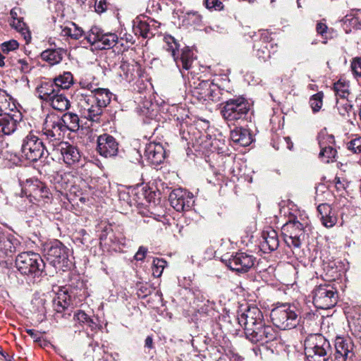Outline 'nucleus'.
<instances>
[{
	"instance_id": "c9c22d12",
	"label": "nucleus",
	"mask_w": 361,
	"mask_h": 361,
	"mask_svg": "<svg viewBox=\"0 0 361 361\" xmlns=\"http://www.w3.org/2000/svg\"><path fill=\"white\" fill-rule=\"evenodd\" d=\"M51 106L56 110L63 111L67 110L70 106V102L66 96L58 92L50 102Z\"/></svg>"
},
{
	"instance_id": "4be33fe9",
	"label": "nucleus",
	"mask_w": 361,
	"mask_h": 361,
	"mask_svg": "<svg viewBox=\"0 0 361 361\" xmlns=\"http://www.w3.org/2000/svg\"><path fill=\"white\" fill-rule=\"evenodd\" d=\"M25 190L29 192V195L26 197L30 202H32V198L35 201H39L41 199H49L50 193L47 187L44 184L37 180L32 181L27 184Z\"/></svg>"
},
{
	"instance_id": "5701e85b",
	"label": "nucleus",
	"mask_w": 361,
	"mask_h": 361,
	"mask_svg": "<svg viewBox=\"0 0 361 361\" xmlns=\"http://www.w3.org/2000/svg\"><path fill=\"white\" fill-rule=\"evenodd\" d=\"M20 245V242L13 235L0 231V257L16 252Z\"/></svg>"
},
{
	"instance_id": "412c9836",
	"label": "nucleus",
	"mask_w": 361,
	"mask_h": 361,
	"mask_svg": "<svg viewBox=\"0 0 361 361\" xmlns=\"http://www.w3.org/2000/svg\"><path fill=\"white\" fill-rule=\"evenodd\" d=\"M145 157L152 165L157 166L165 159V150L161 144L149 142L146 145Z\"/></svg>"
},
{
	"instance_id": "69168bd1",
	"label": "nucleus",
	"mask_w": 361,
	"mask_h": 361,
	"mask_svg": "<svg viewBox=\"0 0 361 361\" xmlns=\"http://www.w3.org/2000/svg\"><path fill=\"white\" fill-rule=\"evenodd\" d=\"M147 252V248H146L145 247H143V246H140L139 247L137 252L135 255V260L142 261L145 259Z\"/></svg>"
},
{
	"instance_id": "f8f14e48",
	"label": "nucleus",
	"mask_w": 361,
	"mask_h": 361,
	"mask_svg": "<svg viewBox=\"0 0 361 361\" xmlns=\"http://www.w3.org/2000/svg\"><path fill=\"white\" fill-rule=\"evenodd\" d=\"M47 259L56 269L65 270L70 268L69 249L60 241H56L47 250Z\"/></svg>"
},
{
	"instance_id": "cd10ccee",
	"label": "nucleus",
	"mask_w": 361,
	"mask_h": 361,
	"mask_svg": "<svg viewBox=\"0 0 361 361\" xmlns=\"http://www.w3.org/2000/svg\"><path fill=\"white\" fill-rule=\"evenodd\" d=\"M63 53L64 50L61 48H48L41 53V58L49 64L55 65L61 61Z\"/></svg>"
},
{
	"instance_id": "c756f323",
	"label": "nucleus",
	"mask_w": 361,
	"mask_h": 361,
	"mask_svg": "<svg viewBox=\"0 0 361 361\" xmlns=\"http://www.w3.org/2000/svg\"><path fill=\"white\" fill-rule=\"evenodd\" d=\"M102 112L103 109L98 104H91L82 110V116L92 122L99 123Z\"/></svg>"
},
{
	"instance_id": "a19ab883",
	"label": "nucleus",
	"mask_w": 361,
	"mask_h": 361,
	"mask_svg": "<svg viewBox=\"0 0 361 361\" xmlns=\"http://www.w3.org/2000/svg\"><path fill=\"white\" fill-rule=\"evenodd\" d=\"M334 345L343 351V353H348L350 355H354L353 352L354 345L350 338L338 336L335 340Z\"/></svg>"
},
{
	"instance_id": "39448f33",
	"label": "nucleus",
	"mask_w": 361,
	"mask_h": 361,
	"mask_svg": "<svg viewBox=\"0 0 361 361\" xmlns=\"http://www.w3.org/2000/svg\"><path fill=\"white\" fill-rule=\"evenodd\" d=\"M221 105V114L228 123L245 119L250 111V104L242 97L230 99Z\"/></svg>"
},
{
	"instance_id": "9b49d317",
	"label": "nucleus",
	"mask_w": 361,
	"mask_h": 361,
	"mask_svg": "<svg viewBox=\"0 0 361 361\" xmlns=\"http://www.w3.org/2000/svg\"><path fill=\"white\" fill-rule=\"evenodd\" d=\"M246 338L252 343L263 345L274 341L279 337V332L272 326L267 325L263 321L245 334Z\"/></svg>"
},
{
	"instance_id": "aec40b11",
	"label": "nucleus",
	"mask_w": 361,
	"mask_h": 361,
	"mask_svg": "<svg viewBox=\"0 0 361 361\" xmlns=\"http://www.w3.org/2000/svg\"><path fill=\"white\" fill-rule=\"evenodd\" d=\"M54 151L59 152L63 161L68 166L74 165L80 159V153L77 147L67 142H62L52 147Z\"/></svg>"
},
{
	"instance_id": "58836bf2",
	"label": "nucleus",
	"mask_w": 361,
	"mask_h": 361,
	"mask_svg": "<svg viewBox=\"0 0 361 361\" xmlns=\"http://www.w3.org/2000/svg\"><path fill=\"white\" fill-rule=\"evenodd\" d=\"M69 25V26H66L64 27L61 26V28L62 29L61 32L63 36H68L73 39H78L83 35L84 30L82 27H79L78 24Z\"/></svg>"
},
{
	"instance_id": "a211bd4d",
	"label": "nucleus",
	"mask_w": 361,
	"mask_h": 361,
	"mask_svg": "<svg viewBox=\"0 0 361 361\" xmlns=\"http://www.w3.org/2000/svg\"><path fill=\"white\" fill-rule=\"evenodd\" d=\"M97 151L101 156L110 158L118 154L119 145L112 135L102 134L97 137Z\"/></svg>"
},
{
	"instance_id": "f704fd0d",
	"label": "nucleus",
	"mask_w": 361,
	"mask_h": 361,
	"mask_svg": "<svg viewBox=\"0 0 361 361\" xmlns=\"http://www.w3.org/2000/svg\"><path fill=\"white\" fill-rule=\"evenodd\" d=\"M319 147L321 148L319 152V158L325 163H329L334 161L337 151L331 145L324 146V141L319 140Z\"/></svg>"
},
{
	"instance_id": "37998d69",
	"label": "nucleus",
	"mask_w": 361,
	"mask_h": 361,
	"mask_svg": "<svg viewBox=\"0 0 361 361\" xmlns=\"http://www.w3.org/2000/svg\"><path fill=\"white\" fill-rule=\"evenodd\" d=\"M12 27L20 34L26 44L30 42L32 39L31 32L27 24H11Z\"/></svg>"
},
{
	"instance_id": "338daca9",
	"label": "nucleus",
	"mask_w": 361,
	"mask_h": 361,
	"mask_svg": "<svg viewBox=\"0 0 361 361\" xmlns=\"http://www.w3.org/2000/svg\"><path fill=\"white\" fill-rule=\"evenodd\" d=\"M95 11L97 13H102L106 9L105 0H94Z\"/></svg>"
},
{
	"instance_id": "13d9d810",
	"label": "nucleus",
	"mask_w": 361,
	"mask_h": 361,
	"mask_svg": "<svg viewBox=\"0 0 361 361\" xmlns=\"http://www.w3.org/2000/svg\"><path fill=\"white\" fill-rule=\"evenodd\" d=\"M353 355H350L348 353H343L337 347H335V353L334 354V361H346L348 358H352Z\"/></svg>"
},
{
	"instance_id": "49530a36",
	"label": "nucleus",
	"mask_w": 361,
	"mask_h": 361,
	"mask_svg": "<svg viewBox=\"0 0 361 361\" xmlns=\"http://www.w3.org/2000/svg\"><path fill=\"white\" fill-rule=\"evenodd\" d=\"M166 265V262L163 259H154L152 262V274L154 277H160Z\"/></svg>"
},
{
	"instance_id": "7c9ffc66",
	"label": "nucleus",
	"mask_w": 361,
	"mask_h": 361,
	"mask_svg": "<svg viewBox=\"0 0 361 361\" xmlns=\"http://www.w3.org/2000/svg\"><path fill=\"white\" fill-rule=\"evenodd\" d=\"M210 80H202L199 82L192 91V95L195 97L200 102L207 101L209 92V89L212 85Z\"/></svg>"
},
{
	"instance_id": "a878e982",
	"label": "nucleus",
	"mask_w": 361,
	"mask_h": 361,
	"mask_svg": "<svg viewBox=\"0 0 361 361\" xmlns=\"http://www.w3.org/2000/svg\"><path fill=\"white\" fill-rule=\"evenodd\" d=\"M59 92L60 90L55 85L53 80L42 82L36 89L37 97L42 100L49 102Z\"/></svg>"
},
{
	"instance_id": "6e6552de",
	"label": "nucleus",
	"mask_w": 361,
	"mask_h": 361,
	"mask_svg": "<svg viewBox=\"0 0 361 361\" xmlns=\"http://www.w3.org/2000/svg\"><path fill=\"white\" fill-rule=\"evenodd\" d=\"M85 38L95 49H109L114 47L118 41V37L112 32L104 33L98 26H92Z\"/></svg>"
},
{
	"instance_id": "4d7b16f0",
	"label": "nucleus",
	"mask_w": 361,
	"mask_h": 361,
	"mask_svg": "<svg viewBox=\"0 0 361 361\" xmlns=\"http://www.w3.org/2000/svg\"><path fill=\"white\" fill-rule=\"evenodd\" d=\"M204 5L209 10L220 11L223 8V4L219 0H204Z\"/></svg>"
},
{
	"instance_id": "09e8293b",
	"label": "nucleus",
	"mask_w": 361,
	"mask_h": 361,
	"mask_svg": "<svg viewBox=\"0 0 361 361\" xmlns=\"http://www.w3.org/2000/svg\"><path fill=\"white\" fill-rule=\"evenodd\" d=\"M341 23H361V11L353 10L341 20Z\"/></svg>"
},
{
	"instance_id": "0e129e2a",
	"label": "nucleus",
	"mask_w": 361,
	"mask_h": 361,
	"mask_svg": "<svg viewBox=\"0 0 361 361\" xmlns=\"http://www.w3.org/2000/svg\"><path fill=\"white\" fill-rule=\"evenodd\" d=\"M20 13H21L20 8H14L11 11L10 15H11V18L13 20H17L18 23H23V18L19 16V14Z\"/></svg>"
},
{
	"instance_id": "e433bc0d",
	"label": "nucleus",
	"mask_w": 361,
	"mask_h": 361,
	"mask_svg": "<svg viewBox=\"0 0 361 361\" xmlns=\"http://www.w3.org/2000/svg\"><path fill=\"white\" fill-rule=\"evenodd\" d=\"M75 97L82 110H84L87 105L95 104L94 93L92 92L88 94L82 90H77L75 93Z\"/></svg>"
},
{
	"instance_id": "7ed1b4c3",
	"label": "nucleus",
	"mask_w": 361,
	"mask_h": 361,
	"mask_svg": "<svg viewBox=\"0 0 361 361\" xmlns=\"http://www.w3.org/2000/svg\"><path fill=\"white\" fill-rule=\"evenodd\" d=\"M18 271L24 276L35 279L45 275V264L37 253L23 252L18 255L15 261Z\"/></svg>"
},
{
	"instance_id": "3c124183",
	"label": "nucleus",
	"mask_w": 361,
	"mask_h": 361,
	"mask_svg": "<svg viewBox=\"0 0 361 361\" xmlns=\"http://www.w3.org/2000/svg\"><path fill=\"white\" fill-rule=\"evenodd\" d=\"M8 100H11L12 97L9 95L7 92L0 88V111H7L10 104L8 102Z\"/></svg>"
},
{
	"instance_id": "4c0bfd02",
	"label": "nucleus",
	"mask_w": 361,
	"mask_h": 361,
	"mask_svg": "<svg viewBox=\"0 0 361 361\" xmlns=\"http://www.w3.org/2000/svg\"><path fill=\"white\" fill-rule=\"evenodd\" d=\"M73 318L79 324L90 328L92 331L97 327V324L84 311L78 310L74 313Z\"/></svg>"
},
{
	"instance_id": "bf43d9fd",
	"label": "nucleus",
	"mask_w": 361,
	"mask_h": 361,
	"mask_svg": "<svg viewBox=\"0 0 361 361\" xmlns=\"http://www.w3.org/2000/svg\"><path fill=\"white\" fill-rule=\"evenodd\" d=\"M351 69L357 76H361V58H355L351 63Z\"/></svg>"
},
{
	"instance_id": "a18cd8bd",
	"label": "nucleus",
	"mask_w": 361,
	"mask_h": 361,
	"mask_svg": "<svg viewBox=\"0 0 361 361\" xmlns=\"http://www.w3.org/2000/svg\"><path fill=\"white\" fill-rule=\"evenodd\" d=\"M133 29L135 35H139L144 38H149L153 36L149 30V24H133Z\"/></svg>"
},
{
	"instance_id": "6e6d98bb",
	"label": "nucleus",
	"mask_w": 361,
	"mask_h": 361,
	"mask_svg": "<svg viewBox=\"0 0 361 361\" xmlns=\"http://www.w3.org/2000/svg\"><path fill=\"white\" fill-rule=\"evenodd\" d=\"M348 149L354 153L361 152V137L352 140L348 143Z\"/></svg>"
},
{
	"instance_id": "c03bdc74",
	"label": "nucleus",
	"mask_w": 361,
	"mask_h": 361,
	"mask_svg": "<svg viewBox=\"0 0 361 361\" xmlns=\"http://www.w3.org/2000/svg\"><path fill=\"white\" fill-rule=\"evenodd\" d=\"M323 97L324 94L322 92H319L310 97V104L314 113L318 112L321 109L323 105Z\"/></svg>"
},
{
	"instance_id": "4468645a",
	"label": "nucleus",
	"mask_w": 361,
	"mask_h": 361,
	"mask_svg": "<svg viewBox=\"0 0 361 361\" xmlns=\"http://www.w3.org/2000/svg\"><path fill=\"white\" fill-rule=\"evenodd\" d=\"M164 41L166 42L165 49L166 51L171 53V55L173 58L178 66H180V63L183 69L190 70L192 68V64L194 61L193 53L189 47H185L181 52V55L179 59L176 56V51H178L179 44L171 35L164 37Z\"/></svg>"
},
{
	"instance_id": "052dcab7",
	"label": "nucleus",
	"mask_w": 361,
	"mask_h": 361,
	"mask_svg": "<svg viewBox=\"0 0 361 361\" xmlns=\"http://www.w3.org/2000/svg\"><path fill=\"white\" fill-rule=\"evenodd\" d=\"M79 85L82 90H88L92 93H93L96 89V87H94V85L91 81L84 78L80 80Z\"/></svg>"
},
{
	"instance_id": "5fc2aeb1",
	"label": "nucleus",
	"mask_w": 361,
	"mask_h": 361,
	"mask_svg": "<svg viewBox=\"0 0 361 361\" xmlns=\"http://www.w3.org/2000/svg\"><path fill=\"white\" fill-rule=\"evenodd\" d=\"M202 20V16L197 12H188L183 16L182 21L185 23H199Z\"/></svg>"
},
{
	"instance_id": "6ab92c4d",
	"label": "nucleus",
	"mask_w": 361,
	"mask_h": 361,
	"mask_svg": "<svg viewBox=\"0 0 361 361\" xmlns=\"http://www.w3.org/2000/svg\"><path fill=\"white\" fill-rule=\"evenodd\" d=\"M8 109L11 112L4 111L3 114H0V133L8 135L16 130L18 123L22 119V115L19 111H13L9 107Z\"/></svg>"
},
{
	"instance_id": "ddd939ff",
	"label": "nucleus",
	"mask_w": 361,
	"mask_h": 361,
	"mask_svg": "<svg viewBox=\"0 0 361 361\" xmlns=\"http://www.w3.org/2000/svg\"><path fill=\"white\" fill-rule=\"evenodd\" d=\"M283 240L289 247L300 248L305 238L303 225L298 221L286 223L282 227Z\"/></svg>"
},
{
	"instance_id": "ea45409f",
	"label": "nucleus",
	"mask_w": 361,
	"mask_h": 361,
	"mask_svg": "<svg viewBox=\"0 0 361 361\" xmlns=\"http://www.w3.org/2000/svg\"><path fill=\"white\" fill-rule=\"evenodd\" d=\"M109 241L112 244L125 245V238L123 237H116L113 233L111 228H106L102 233L100 234L99 240L102 242L106 243V240Z\"/></svg>"
},
{
	"instance_id": "8fccbe9b",
	"label": "nucleus",
	"mask_w": 361,
	"mask_h": 361,
	"mask_svg": "<svg viewBox=\"0 0 361 361\" xmlns=\"http://www.w3.org/2000/svg\"><path fill=\"white\" fill-rule=\"evenodd\" d=\"M27 226L33 231V232L38 231V229L42 226V221L40 216L35 213V216H30L27 217L26 221Z\"/></svg>"
},
{
	"instance_id": "f257e3e1",
	"label": "nucleus",
	"mask_w": 361,
	"mask_h": 361,
	"mask_svg": "<svg viewBox=\"0 0 361 361\" xmlns=\"http://www.w3.org/2000/svg\"><path fill=\"white\" fill-rule=\"evenodd\" d=\"M86 289L82 281L76 280L63 286L54 300V307L57 313L68 310L69 307L77 305L86 298Z\"/></svg>"
},
{
	"instance_id": "2f4dec72",
	"label": "nucleus",
	"mask_w": 361,
	"mask_h": 361,
	"mask_svg": "<svg viewBox=\"0 0 361 361\" xmlns=\"http://www.w3.org/2000/svg\"><path fill=\"white\" fill-rule=\"evenodd\" d=\"M121 75H123V78L128 82L133 81L138 75L139 66L137 63H130L123 62L120 66Z\"/></svg>"
},
{
	"instance_id": "f03ea898",
	"label": "nucleus",
	"mask_w": 361,
	"mask_h": 361,
	"mask_svg": "<svg viewBox=\"0 0 361 361\" xmlns=\"http://www.w3.org/2000/svg\"><path fill=\"white\" fill-rule=\"evenodd\" d=\"M301 312L295 304L281 303L274 307L270 317L274 326L281 330L296 327L300 322Z\"/></svg>"
},
{
	"instance_id": "f3484780",
	"label": "nucleus",
	"mask_w": 361,
	"mask_h": 361,
	"mask_svg": "<svg viewBox=\"0 0 361 361\" xmlns=\"http://www.w3.org/2000/svg\"><path fill=\"white\" fill-rule=\"evenodd\" d=\"M192 193L182 188L173 190L169 195L171 205L177 212H185L190 210L194 205Z\"/></svg>"
},
{
	"instance_id": "393cba45",
	"label": "nucleus",
	"mask_w": 361,
	"mask_h": 361,
	"mask_svg": "<svg viewBox=\"0 0 361 361\" xmlns=\"http://www.w3.org/2000/svg\"><path fill=\"white\" fill-rule=\"evenodd\" d=\"M322 224L326 228L333 227L337 222L336 211L328 204H320L317 207Z\"/></svg>"
},
{
	"instance_id": "774afa93",
	"label": "nucleus",
	"mask_w": 361,
	"mask_h": 361,
	"mask_svg": "<svg viewBox=\"0 0 361 361\" xmlns=\"http://www.w3.org/2000/svg\"><path fill=\"white\" fill-rule=\"evenodd\" d=\"M18 63H19L20 65L19 68L20 69V71L22 72L27 73L30 71V68L29 64L26 60L19 59V60H18Z\"/></svg>"
},
{
	"instance_id": "bb28decb",
	"label": "nucleus",
	"mask_w": 361,
	"mask_h": 361,
	"mask_svg": "<svg viewBox=\"0 0 361 361\" xmlns=\"http://www.w3.org/2000/svg\"><path fill=\"white\" fill-rule=\"evenodd\" d=\"M230 137L234 143L243 147L250 145L253 141L250 131L243 127H235L231 130Z\"/></svg>"
},
{
	"instance_id": "423d86ee",
	"label": "nucleus",
	"mask_w": 361,
	"mask_h": 361,
	"mask_svg": "<svg viewBox=\"0 0 361 361\" xmlns=\"http://www.w3.org/2000/svg\"><path fill=\"white\" fill-rule=\"evenodd\" d=\"M21 152L23 156L30 161H37L44 155L47 157L49 154V150L42 139L32 132L23 140Z\"/></svg>"
},
{
	"instance_id": "864d4df0",
	"label": "nucleus",
	"mask_w": 361,
	"mask_h": 361,
	"mask_svg": "<svg viewBox=\"0 0 361 361\" xmlns=\"http://www.w3.org/2000/svg\"><path fill=\"white\" fill-rule=\"evenodd\" d=\"M18 47L19 43L15 39L4 42L1 44V49L4 54H8L10 51L16 50Z\"/></svg>"
},
{
	"instance_id": "0eeeda50",
	"label": "nucleus",
	"mask_w": 361,
	"mask_h": 361,
	"mask_svg": "<svg viewBox=\"0 0 361 361\" xmlns=\"http://www.w3.org/2000/svg\"><path fill=\"white\" fill-rule=\"evenodd\" d=\"M312 293L313 304L318 309H329L337 302V291L330 284L324 283L316 286Z\"/></svg>"
},
{
	"instance_id": "2eb2a0df",
	"label": "nucleus",
	"mask_w": 361,
	"mask_h": 361,
	"mask_svg": "<svg viewBox=\"0 0 361 361\" xmlns=\"http://www.w3.org/2000/svg\"><path fill=\"white\" fill-rule=\"evenodd\" d=\"M264 321L261 310L256 305H248L238 312V324L244 328L245 334Z\"/></svg>"
},
{
	"instance_id": "9d476101",
	"label": "nucleus",
	"mask_w": 361,
	"mask_h": 361,
	"mask_svg": "<svg viewBox=\"0 0 361 361\" xmlns=\"http://www.w3.org/2000/svg\"><path fill=\"white\" fill-rule=\"evenodd\" d=\"M253 49L256 56L262 61H267L271 53L276 51V44H274L269 32L266 30H259L254 36Z\"/></svg>"
},
{
	"instance_id": "e2e57ef3",
	"label": "nucleus",
	"mask_w": 361,
	"mask_h": 361,
	"mask_svg": "<svg viewBox=\"0 0 361 361\" xmlns=\"http://www.w3.org/2000/svg\"><path fill=\"white\" fill-rule=\"evenodd\" d=\"M316 30L317 32L325 39L328 38L329 30L326 24H317Z\"/></svg>"
},
{
	"instance_id": "473e14b6",
	"label": "nucleus",
	"mask_w": 361,
	"mask_h": 361,
	"mask_svg": "<svg viewBox=\"0 0 361 361\" xmlns=\"http://www.w3.org/2000/svg\"><path fill=\"white\" fill-rule=\"evenodd\" d=\"M95 103L102 109L105 108L111 102L112 93L105 88H96L94 91Z\"/></svg>"
},
{
	"instance_id": "20e7f679",
	"label": "nucleus",
	"mask_w": 361,
	"mask_h": 361,
	"mask_svg": "<svg viewBox=\"0 0 361 361\" xmlns=\"http://www.w3.org/2000/svg\"><path fill=\"white\" fill-rule=\"evenodd\" d=\"M305 354L309 361H327L331 352L329 341L322 334L310 335L305 340Z\"/></svg>"
},
{
	"instance_id": "dca6fc26",
	"label": "nucleus",
	"mask_w": 361,
	"mask_h": 361,
	"mask_svg": "<svg viewBox=\"0 0 361 361\" xmlns=\"http://www.w3.org/2000/svg\"><path fill=\"white\" fill-rule=\"evenodd\" d=\"M225 261L226 266L231 270L238 273H245L254 266L256 258L250 253L239 252Z\"/></svg>"
},
{
	"instance_id": "603ef678",
	"label": "nucleus",
	"mask_w": 361,
	"mask_h": 361,
	"mask_svg": "<svg viewBox=\"0 0 361 361\" xmlns=\"http://www.w3.org/2000/svg\"><path fill=\"white\" fill-rule=\"evenodd\" d=\"M209 96L207 101L218 102L221 99V90L219 87L212 82L211 87L209 89Z\"/></svg>"
},
{
	"instance_id": "c85d7f7f",
	"label": "nucleus",
	"mask_w": 361,
	"mask_h": 361,
	"mask_svg": "<svg viewBox=\"0 0 361 361\" xmlns=\"http://www.w3.org/2000/svg\"><path fill=\"white\" fill-rule=\"evenodd\" d=\"M66 131H76L80 127V119L76 114L72 112L65 113L61 117H59Z\"/></svg>"
},
{
	"instance_id": "b1692460",
	"label": "nucleus",
	"mask_w": 361,
	"mask_h": 361,
	"mask_svg": "<svg viewBox=\"0 0 361 361\" xmlns=\"http://www.w3.org/2000/svg\"><path fill=\"white\" fill-rule=\"evenodd\" d=\"M262 238L263 240L260 243V247L264 252L274 251L279 247L278 233L273 228H269L267 230L263 231Z\"/></svg>"
},
{
	"instance_id": "79ce46f5",
	"label": "nucleus",
	"mask_w": 361,
	"mask_h": 361,
	"mask_svg": "<svg viewBox=\"0 0 361 361\" xmlns=\"http://www.w3.org/2000/svg\"><path fill=\"white\" fill-rule=\"evenodd\" d=\"M348 85L345 82L338 81L334 83V90L336 96L341 99H346L349 94Z\"/></svg>"
},
{
	"instance_id": "72a5a7b5",
	"label": "nucleus",
	"mask_w": 361,
	"mask_h": 361,
	"mask_svg": "<svg viewBox=\"0 0 361 361\" xmlns=\"http://www.w3.org/2000/svg\"><path fill=\"white\" fill-rule=\"evenodd\" d=\"M53 82L59 90H67L73 84V76L71 72H63L56 77Z\"/></svg>"
},
{
	"instance_id": "1a4fd4ad",
	"label": "nucleus",
	"mask_w": 361,
	"mask_h": 361,
	"mask_svg": "<svg viewBox=\"0 0 361 361\" xmlns=\"http://www.w3.org/2000/svg\"><path fill=\"white\" fill-rule=\"evenodd\" d=\"M66 130L61 121L59 116H49L45 120L42 129V135L46 137L51 147H55L61 143Z\"/></svg>"
},
{
	"instance_id": "de8ad7c7",
	"label": "nucleus",
	"mask_w": 361,
	"mask_h": 361,
	"mask_svg": "<svg viewBox=\"0 0 361 361\" xmlns=\"http://www.w3.org/2000/svg\"><path fill=\"white\" fill-rule=\"evenodd\" d=\"M337 109L340 115L345 116L348 115L353 109V105L346 99H341L337 101Z\"/></svg>"
},
{
	"instance_id": "680f3d73",
	"label": "nucleus",
	"mask_w": 361,
	"mask_h": 361,
	"mask_svg": "<svg viewBox=\"0 0 361 361\" xmlns=\"http://www.w3.org/2000/svg\"><path fill=\"white\" fill-rule=\"evenodd\" d=\"M320 137H321V140L324 141V146H326V144H328V145H331V146H333V145H334L335 140H334V135H328V134H325V133H320L318 137L319 140H320Z\"/></svg>"
}]
</instances>
